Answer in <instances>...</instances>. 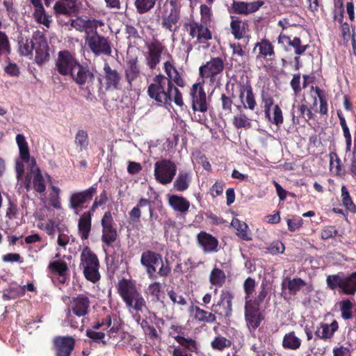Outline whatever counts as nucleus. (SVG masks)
<instances>
[{
	"label": "nucleus",
	"mask_w": 356,
	"mask_h": 356,
	"mask_svg": "<svg viewBox=\"0 0 356 356\" xmlns=\"http://www.w3.org/2000/svg\"><path fill=\"white\" fill-rule=\"evenodd\" d=\"M257 47L259 49V54L257 56V59L263 58L270 61L274 60L275 56V47L269 40L261 39L260 42L256 43L254 50Z\"/></svg>",
	"instance_id": "29"
},
{
	"label": "nucleus",
	"mask_w": 356,
	"mask_h": 356,
	"mask_svg": "<svg viewBox=\"0 0 356 356\" xmlns=\"http://www.w3.org/2000/svg\"><path fill=\"white\" fill-rule=\"evenodd\" d=\"M191 307L194 311L193 318L197 322L204 324L216 323L217 318L214 312H208L197 305H192Z\"/></svg>",
	"instance_id": "33"
},
{
	"label": "nucleus",
	"mask_w": 356,
	"mask_h": 356,
	"mask_svg": "<svg viewBox=\"0 0 356 356\" xmlns=\"http://www.w3.org/2000/svg\"><path fill=\"white\" fill-rule=\"evenodd\" d=\"M200 22L210 24L213 16L211 5L202 4L200 7Z\"/></svg>",
	"instance_id": "61"
},
{
	"label": "nucleus",
	"mask_w": 356,
	"mask_h": 356,
	"mask_svg": "<svg viewBox=\"0 0 356 356\" xmlns=\"http://www.w3.org/2000/svg\"><path fill=\"white\" fill-rule=\"evenodd\" d=\"M264 5V1L257 0L252 2H245L234 0L229 13L237 15H248L258 11Z\"/></svg>",
	"instance_id": "21"
},
{
	"label": "nucleus",
	"mask_w": 356,
	"mask_h": 356,
	"mask_svg": "<svg viewBox=\"0 0 356 356\" xmlns=\"http://www.w3.org/2000/svg\"><path fill=\"white\" fill-rule=\"evenodd\" d=\"M74 143L80 151L86 149L89 145L88 132L83 129H79L75 135Z\"/></svg>",
	"instance_id": "51"
},
{
	"label": "nucleus",
	"mask_w": 356,
	"mask_h": 356,
	"mask_svg": "<svg viewBox=\"0 0 356 356\" xmlns=\"http://www.w3.org/2000/svg\"><path fill=\"white\" fill-rule=\"evenodd\" d=\"M299 113L298 118H302L305 122H308L310 120L314 119V115L306 104H301L297 106Z\"/></svg>",
	"instance_id": "64"
},
{
	"label": "nucleus",
	"mask_w": 356,
	"mask_h": 356,
	"mask_svg": "<svg viewBox=\"0 0 356 356\" xmlns=\"http://www.w3.org/2000/svg\"><path fill=\"white\" fill-rule=\"evenodd\" d=\"M234 296L229 290H222L220 298L212 305V312L221 316L229 318L232 314V300Z\"/></svg>",
	"instance_id": "16"
},
{
	"label": "nucleus",
	"mask_w": 356,
	"mask_h": 356,
	"mask_svg": "<svg viewBox=\"0 0 356 356\" xmlns=\"http://www.w3.org/2000/svg\"><path fill=\"white\" fill-rule=\"evenodd\" d=\"M147 92L150 99L160 104H170L172 101V90L168 88L165 75L161 73L153 78Z\"/></svg>",
	"instance_id": "7"
},
{
	"label": "nucleus",
	"mask_w": 356,
	"mask_h": 356,
	"mask_svg": "<svg viewBox=\"0 0 356 356\" xmlns=\"http://www.w3.org/2000/svg\"><path fill=\"white\" fill-rule=\"evenodd\" d=\"M231 226L236 229V235L241 240L250 241L252 240L250 230L248 225L243 221L234 218L231 222Z\"/></svg>",
	"instance_id": "35"
},
{
	"label": "nucleus",
	"mask_w": 356,
	"mask_h": 356,
	"mask_svg": "<svg viewBox=\"0 0 356 356\" xmlns=\"http://www.w3.org/2000/svg\"><path fill=\"white\" fill-rule=\"evenodd\" d=\"M181 18V6L177 0H165L162 8L157 15V20L161 27L170 32L175 33L179 26L177 24Z\"/></svg>",
	"instance_id": "5"
},
{
	"label": "nucleus",
	"mask_w": 356,
	"mask_h": 356,
	"mask_svg": "<svg viewBox=\"0 0 356 356\" xmlns=\"http://www.w3.org/2000/svg\"><path fill=\"white\" fill-rule=\"evenodd\" d=\"M86 29L83 31L87 35H90L93 33H97V28L104 25V22L100 19H88L86 20Z\"/></svg>",
	"instance_id": "56"
},
{
	"label": "nucleus",
	"mask_w": 356,
	"mask_h": 356,
	"mask_svg": "<svg viewBox=\"0 0 356 356\" xmlns=\"http://www.w3.org/2000/svg\"><path fill=\"white\" fill-rule=\"evenodd\" d=\"M142 71L137 58H132L127 61L124 76L127 82V90H132L134 83L141 79Z\"/></svg>",
	"instance_id": "19"
},
{
	"label": "nucleus",
	"mask_w": 356,
	"mask_h": 356,
	"mask_svg": "<svg viewBox=\"0 0 356 356\" xmlns=\"http://www.w3.org/2000/svg\"><path fill=\"white\" fill-rule=\"evenodd\" d=\"M151 201L148 199L141 197L138 200L137 204L129 211V220L131 222L137 223L140 222L141 217V208L147 207L149 212V218L153 217L154 209L151 205Z\"/></svg>",
	"instance_id": "28"
},
{
	"label": "nucleus",
	"mask_w": 356,
	"mask_h": 356,
	"mask_svg": "<svg viewBox=\"0 0 356 356\" xmlns=\"http://www.w3.org/2000/svg\"><path fill=\"white\" fill-rule=\"evenodd\" d=\"M233 125L237 129H250L252 126L250 120L247 117V115L242 111L235 115L233 118Z\"/></svg>",
	"instance_id": "52"
},
{
	"label": "nucleus",
	"mask_w": 356,
	"mask_h": 356,
	"mask_svg": "<svg viewBox=\"0 0 356 356\" xmlns=\"http://www.w3.org/2000/svg\"><path fill=\"white\" fill-rule=\"evenodd\" d=\"M260 99L264 115H268V111H271V108L275 105L273 96L267 90L262 89L260 92Z\"/></svg>",
	"instance_id": "46"
},
{
	"label": "nucleus",
	"mask_w": 356,
	"mask_h": 356,
	"mask_svg": "<svg viewBox=\"0 0 356 356\" xmlns=\"http://www.w3.org/2000/svg\"><path fill=\"white\" fill-rule=\"evenodd\" d=\"M311 90L316 92L319 100V113L323 115H327L328 113V94L325 90L320 88L318 86H312Z\"/></svg>",
	"instance_id": "38"
},
{
	"label": "nucleus",
	"mask_w": 356,
	"mask_h": 356,
	"mask_svg": "<svg viewBox=\"0 0 356 356\" xmlns=\"http://www.w3.org/2000/svg\"><path fill=\"white\" fill-rule=\"evenodd\" d=\"M191 97V106L194 112L200 111L204 113L208 110L209 104L207 101V95L201 83H196L192 86L190 90Z\"/></svg>",
	"instance_id": "13"
},
{
	"label": "nucleus",
	"mask_w": 356,
	"mask_h": 356,
	"mask_svg": "<svg viewBox=\"0 0 356 356\" xmlns=\"http://www.w3.org/2000/svg\"><path fill=\"white\" fill-rule=\"evenodd\" d=\"M16 143L19 150V156L21 159L28 163L30 160V152L28 143L23 134H19L16 136Z\"/></svg>",
	"instance_id": "40"
},
{
	"label": "nucleus",
	"mask_w": 356,
	"mask_h": 356,
	"mask_svg": "<svg viewBox=\"0 0 356 356\" xmlns=\"http://www.w3.org/2000/svg\"><path fill=\"white\" fill-rule=\"evenodd\" d=\"M306 285V282L300 277L289 280L287 282V289L291 295H296L302 287Z\"/></svg>",
	"instance_id": "57"
},
{
	"label": "nucleus",
	"mask_w": 356,
	"mask_h": 356,
	"mask_svg": "<svg viewBox=\"0 0 356 356\" xmlns=\"http://www.w3.org/2000/svg\"><path fill=\"white\" fill-rule=\"evenodd\" d=\"M49 272L58 277L59 283L64 284L70 281L68 264L62 259L54 260L49 263Z\"/></svg>",
	"instance_id": "22"
},
{
	"label": "nucleus",
	"mask_w": 356,
	"mask_h": 356,
	"mask_svg": "<svg viewBox=\"0 0 356 356\" xmlns=\"http://www.w3.org/2000/svg\"><path fill=\"white\" fill-rule=\"evenodd\" d=\"M226 90L227 93L221 94L220 99L221 102V106L222 111H224L226 113L229 114L232 113L233 99L235 98V95L234 93V86L232 85V91L230 92L229 90V84L227 83L226 85Z\"/></svg>",
	"instance_id": "39"
},
{
	"label": "nucleus",
	"mask_w": 356,
	"mask_h": 356,
	"mask_svg": "<svg viewBox=\"0 0 356 356\" xmlns=\"http://www.w3.org/2000/svg\"><path fill=\"white\" fill-rule=\"evenodd\" d=\"M232 345V341L221 334H218L216 336L210 343V346L213 350L219 352L224 351L226 348H230Z\"/></svg>",
	"instance_id": "42"
},
{
	"label": "nucleus",
	"mask_w": 356,
	"mask_h": 356,
	"mask_svg": "<svg viewBox=\"0 0 356 356\" xmlns=\"http://www.w3.org/2000/svg\"><path fill=\"white\" fill-rule=\"evenodd\" d=\"M165 79L166 83L168 85V88H171V90H173V88L175 87L174 83L179 87H184L186 85L184 79L181 77L177 69L175 70L170 77L165 76Z\"/></svg>",
	"instance_id": "54"
},
{
	"label": "nucleus",
	"mask_w": 356,
	"mask_h": 356,
	"mask_svg": "<svg viewBox=\"0 0 356 356\" xmlns=\"http://www.w3.org/2000/svg\"><path fill=\"white\" fill-rule=\"evenodd\" d=\"M30 1L34 7L33 15L35 21L49 28L51 20L50 19V16L47 14L41 0H30Z\"/></svg>",
	"instance_id": "31"
},
{
	"label": "nucleus",
	"mask_w": 356,
	"mask_h": 356,
	"mask_svg": "<svg viewBox=\"0 0 356 356\" xmlns=\"http://www.w3.org/2000/svg\"><path fill=\"white\" fill-rule=\"evenodd\" d=\"M245 319L247 326L250 332L255 331L264 320V316L257 306L251 305L245 302Z\"/></svg>",
	"instance_id": "18"
},
{
	"label": "nucleus",
	"mask_w": 356,
	"mask_h": 356,
	"mask_svg": "<svg viewBox=\"0 0 356 356\" xmlns=\"http://www.w3.org/2000/svg\"><path fill=\"white\" fill-rule=\"evenodd\" d=\"M329 158L330 170H333L337 176H343L345 170L343 169L341 161L338 154L335 152H332L329 154Z\"/></svg>",
	"instance_id": "44"
},
{
	"label": "nucleus",
	"mask_w": 356,
	"mask_h": 356,
	"mask_svg": "<svg viewBox=\"0 0 356 356\" xmlns=\"http://www.w3.org/2000/svg\"><path fill=\"white\" fill-rule=\"evenodd\" d=\"M108 201V193L106 190H103L99 196H97L95 198L91 207L89 209V211L92 213H95L97 209L105 205Z\"/></svg>",
	"instance_id": "55"
},
{
	"label": "nucleus",
	"mask_w": 356,
	"mask_h": 356,
	"mask_svg": "<svg viewBox=\"0 0 356 356\" xmlns=\"http://www.w3.org/2000/svg\"><path fill=\"white\" fill-rule=\"evenodd\" d=\"M11 52V47L8 36L0 31V56L8 55Z\"/></svg>",
	"instance_id": "59"
},
{
	"label": "nucleus",
	"mask_w": 356,
	"mask_h": 356,
	"mask_svg": "<svg viewBox=\"0 0 356 356\" xmlns=\"http://www.w3.org/2000/svg\"><path fill=\"white\" fill-rule=\"evenodd\" d=\"M161 289V284L159 282L151 283L147 288L149 294L153 296L157 302L161 301V297L163 294Z\"/></svg>",
	"instance_id": "63"
},
{
	"label": "nucleus",
	"mask_w": 356,
	"mask_h": 356,
	"mask_svg": "<svg viewBox=\"0 0 356 356\" xmlns=\"http://www.w3.org/2000/svg\"><path fill=\"white\" fill-rule=\"evenodd\" d=\"M226 281L225 272L217 267H214L210 273L209 282L218 288L222 287Z\"/></svg>",
	"instance_id": "41"
},
{
	"label": "nucleus",
	"mask_w": 356,
	"mask_h": 356,
	"mask_svg": "<svg viewBox=\"0 0 356 356\" xmlns=\"http://www.w3.org/2000/svg\"><path fill=\"white\" fill-rule=\"evenodd\" d=\"M225 68L224 60L220 57L211 58V60L200 67V75L204 79L214 81L217 76L221 74Z\"/></svg>",
	"instance_id": "15"
},
{
	"label": "nucleus",
	"mask_w": 356,
	"mask_h": 356,
	"mask_svg": "<svg viewBox=\"0 0 356 356\" xmlns=\"http://www.w3.org/2000/svg\"><path fill=\"white\" fill-rule=\"evenodd\" d=\"M339 305L341 312V317L344 320L351 319L353 318L352 309L353 307L352 302L348 299L343 300L339 302Z\"/></svg>",
	"instance_id": "58"
},
{
	"label": "nucleus",
	"mask_w": 356,
	"mask_h": 356,
	"mask_svg": "<svg viewBox=\"0 0 356 356\" xmlns=\"http://www.w3.org/2000/svg\"><path fill=\"white\" fill-rule=\"evenodd\" d=\"M94 213L89 210L83 212L78 220V234L82 241L88 239L92 229V218Z\"/></svg>",
	"instance_id": "26"
},
{
	"label": "nucleus",
	"mask_w": 356,
	"mask_h": 356,
	"mask_svg": "<svg viewBox=\"0 0 356 356\" xmlns=\"http://www.w3.org/2000/svg\"><path fill=\"white\" fill-rule=\"evenodd\" d=\"M86 44L95 56L101 55L110 56L112 53L111 42L108 37L93 33L86 35Z\"/></svg>",
	"instance_id": "11"
},
{
	"label": "nucleus",
	"mask_w": 356,
	"mask_h": 356,
	"mask_svg": "<svg viewBox=\"0 0 356 356\" xmlns=\"http://www.w3.org/2000/svg\"><path fill=\"white\" fill-rule=\"evenodd\" d=\"M248 29V21L242 20L239 17L231 16L230 30L236 40H241L243 38Z\"/></svg>",
	"instance_id": "30"
},
{
	"label": "nucleus",
	"mask_w": 356,
	"mask_h": 356,
	"mask_svg": "<svg viewBox=\"0 0 356 356\" xmlns=\"http://www.w3.org/2000/svg\"><path fill=\"white\" fill-rule=\"evenodd\" d=\"M86 335L92 341L95 343H102L106 345L107 342L104 340L106 334L103 331L97 332L92 329H87Z\"/></svg>",
	"instance_id": "60"
},
{
	"label": "nucleus",
	"mask_w": 356,
	"mask_h": 356,
	"mask_svg": "<svg viewBox=\"0 0 356 356\" xmlns=\"http://www.w3.org/2000/svg\"><path fill=\"white\" fill-rule=\"evenodd\" d=\"M270 111H268V115H265V118L269 122L280 127L284 122L283 113L280 106L278 104H275L273 107L272 113Z\"/></svg>",
	"instance_id": "43"
},
{
	"label": "nucleus",
	"mask_w": 356,
	"mask_h": 356,
	"mask_svg": "<svg viewBox=\"0 0 356 356\" xmlns=\"http://www.w3.org/2000/svg\"><path fill=\"white\" fill-rule=\"evenodd\" d=\"M168 204L175 211L181 213L188 212L190 202L185 197L177 195H172L168 197Z\"/></svg>",
	"instance_id": "34"
},
{
	"label": "nucleus",
	"mask_w": 356,
	"mask_h": 356,
	"mask_svg": "<svg viewBox=\"0 0 356 356\" xmlns=\"http://www.w3.org/2000/svg\"><path fill=\"white\" fill-rule=\"evenodd\" d=\"M80 268L83 270L84 277L95 284L101 279L99 273L100 263L97 254L88 246H85L80 255Z\"/></svg>",
	"instance_id": "6"
},
{
	"label": "nucleus",
	"mask_w": 356,
	"mask_h": 356,
	"mask_svg": "<svg viewBox=\"0 0 356 356\" xmlns=\"http://www.w3.org/2000/svg\"><path fill=\"white\" fill-rule=\"evenodd\" d=\"M197 243L205 253L217 252L219 250V241L212 234L201 231L196 236Z\"/></svg>",
	"instance_id": "24"
},
{
	"label": "nucleus",
	"mask_w": 356,
	"mask_h": 356,
	"mask_svg": "<svg viewBox=\"0 0 356 356\" xmlns=\"http://www.w3.org/2000/svg\"><path fill=\"white\" fill-rule=\"evenodd\" d=\"M191 181V172L183 170L180 171L173 183V188L176 191H185L189 188Z\"/></svg>",
	"instance_id": "36"
},
{
	"label": "nucleus",
	"mask_w": 356,
	"mask_h": 356,
	"mask_svg": "<svg viewBox=\"0 0 356 356\" xmlns=\"http://www.w3.org/2000/svg\"><path fill=\"white\" fill-rule=\"evenodd\" d=\"M75 339L71 336H57L53 339L55 356H71L75 347Z\"/></svg>",
	"instance_id": "17"
},
{
	"label": "nucleus",
	"mask_w": 356,
	"mask_h": 356,
	"mask_svg": "<svg viewBox=\"0 0 356 356\" xmlns=\"http://www.w3.org/2000/svg\"><path fill=\"white\" fill-rule=\"evenodd\" d=\"M35 171L36 173L32 174L33 188L37 193H42L46 191L45 180L40 168H37Z\"/></svg>",
	"instance_id": "48"
},
{
	"label": "nucleus",
	"mask_w": 356,
	"mask_h": 356,
	"mask_svg": "<svg viewBox=\"0 0 356 356\" xmlns=\"http://www.w3.org/2000/svg\"><path fill=\"white\" fill-rule=\"evenodd\" d=\"M158 0H134V6L137 13L139 15L145 14L152 10Z\"/></svg>",
	"instance_id": "47"
},
{
	"label": "nucleus",
	"mask_w": 356,
	"mask_h": 356,
	"mask_svg": "<svg viewBox=\"0 0 356 356\" xmlns=\"http://www.w3.org/2000/svg\"><path fill=\"white\" fill-rule=\"evenodd\" d=\"M140 264L145 268L148 277L152 280L158 277H167L171 273L169 261L165 259L163 261L162 255L153 250L143 252Z\"/></svg>",
	"instance_id": "3"
},
{
	"label": "nucleus",
	"mask_w": 356,
	"mask_h": 356,
	"mask_svg": "<svg viewBox=\"0 0 356 356\" xmlns=\"http://www.w3.org/2000/svg\"><path fill=\"white\" fill-rule=\"evenodd\" d=\"M341 290L345 294L354 295L356 292V272L343 277Z\"/></svg>",
	"instance_id": "45"
},
{
	"label": "nucleus",
	"mask_w": 356,
	"mask_h": 356,
	"mask_svg": "<svg viewBox=\"0 0 356 356\" xmlns=\"http://www.w3.org/2000/svg\"><path fill=\"white\" fill-rule=\"evenodd\" d=\"M344 275L339 273L335 275H330L326 277V284L327 288L331 290H335L337 288L341 289Z\"/></svg>",
	"instance_id": "50"
},
{
	"label": "nucleus",
	"mask_w": 356,
	"mask_h": 356,
	"mask_svg": "<svg viewBox=\"0 0 356 356\" xmlns=\"http://www.w3.org/2000/svg\"><path fill=\"white\" fill-rule=\"evenodd\" d=\"M177 170L175 162L170 159H162L154 163V178L158 183L167 185L173 181Z\"/></svg>",
	"instance_id": "10"
},
{
	"label": "nucleus",
	"mask_w": 356,
	"mask_h": 356,
	"mask_svg": "<svg viewBox=\"0 0 356 356\" xmlns=\"http://www.w3.org/2000/svg\"><path fill=\"white\" fill-rule=\"evenodd\" d=\"M164 49L165 47L159 40H154L147 44L148 51L145 55V60L150 70L155 69L160 63Z\"/></svg>",
	"instance_id": "20"
},
{
	"label": "nucleus",
	"mask_w": 356,
	"mask_h": 356,
	"mask_svg": "<svg viewBox=\"0 0 356 356\" xmlns=\"http://www.w3.org/2000/svg\"><path fill=\"white\" fill-rule=\"evenodd\" d=\"M243 286L245 293V301H248L250 298H252V293L255 290V280L253 278L248 277L244 281Z\"/></svg>",
	"instance_id": "62"
},
{
	"label": "nucleus",
	"mask_w": 356,
	"mask_h": 356,
	"mask_svg": "<svg viewBox=\"0 0 356 356\" xmlns=\"http://www.w3.org/2000/svg\"><path fill=\"white\" fill-rule=\"evenodd\" d=\"M35 51V60L41 65L49 58V46L44 35L41 32L34 33L32 38H22L19 40V51L22 56L32 55Z\"/></svg>",
	"instance_id": "2"
},
{
	"label": "nucleus",
	"mask_w": 356,
	"mask_h": 356,
	"mask_svg": "<svg viewBox=\"0 0 356 356\" xmlns=\"http://www.w3.org/2000/svg\"><path fill=\"white\" fill-rule=\"evenodd\" d=\"M174 339L179 343L172 351V356H193V353L198 351V342L191 338L181 335L174 337Z\"/></svg>",
	"instance_id": "14"
},
{
	"label": "nucleus",
	"mask_w": 356,
	"mask_h": 356,
	"mask_svg": "<svg viewBox=\"0 0 356 356\" xmlns=\"http://www.w3.org/2000/svg\"><path fill=\"white\" fill-rule=\"evenodd\" d=\"M302 344V340L296 335L295 331L286 333L283 337L282 345L284 349L296 350Z\"/></svg>",
	"instance_id": "37"
},
{
	"label": "nucleus",
	"mask_w": 356,
	"mask_h": 356,
	"mask_svg": "<svg viewBox=\"0 0 356 356\" xmlns=\"http://www.w3.org/2000/svg\"><path fill=\"white\" fill-rule=\"evenodd\" d=\"M191 39H194L195 44H204L209 47L208 42L212 39V32L210 30V24L191 19L184 24Z\"/></svg>",
	"instance_id": "9"
},
{
	"label": "nucleus",
	"mask_w": 356,
	"mask_h": 356,
	"mask_svg": "<svg viewBox=\"0 0 356 356\" xmlns=\"http://www.w3.org/2000/svg\"><path fill=\"white\" fill-rule=\"evenodd\" d=\"M341 197L342 204L346 207V209L353 213H356V205L353 202L350 193L346 186H342L341 189Z\"/></svg>",
	"instance_id": "49"
},
{
	"label": "nucleus",
	"mask_w": 356,
	"mask_h": 356,
	"mask_svg": "<svg viewBox=\"0 0 356 356\" xmlns=\"http://www.w3.org/2000/svg\"><path fill=\"white\" fill-rule=\"evenodd\" d=\"M56 70L60 75H70L80 87L86 85L88 95L94 92L95 74L87 64H81L74 54L68 50L60 51L56 61Z\"/></svg>",
	"instance_id": "1"
},
{
	"label": "nucleus",
	"mask_w": 356,
	"mask_h": 356,
	"mask_svg": "<svg viewBox=\"0 0 356 356\" xmlns=\"http://www.w3.org/2000/svg\"><path fill=\"white\" fill-rule=\"evenodd\" d=\"M97 193V184L85 190L74 191L69 196L68 206L76 214H78L81 211L88 208Z\"/></svg>",
	"instance_id": "8"
},
{
	"label": "nucleus",
	"mask_w": 356,
	"mask_h": 356,
	"mask_svg": "<svg viewBox=\"0 0 356 356\" xmlns=\"http://www.w3.org/2000/svg\"><path fill=\"white\" fill-rule=\"evenodd\" d=\"M101 225L102 227V241L106 245L111 246L117 240L118 232L110 211L104 213L101 219Z\"/></svg>",
	"instance_id": "12"
},
{
	"label": "nucleus",
	"mask_w": 356,
	"mask_h": 356,
	"mask_svg": "<svg viewBox=\"0 0 356 356\" xmlns=\"http://www.w3.org/2000/svg\"><path fill=\"white\" fill-rule=\"evenodd\" d=\"M239 99L242 106H237V109L241 111V108L254 111L257 106V102L252 87L250 84H243L239 90Z\"/></svg>",
	"instance_id": "25"
},
{
	"label": "nucleus",
	"mask_w": 356,
	"mask_h": 356,
	"mask_svg": "<svg viewBox=\"0 0 356 356\" xmlns=\"http://www.w3.org/2000/svg\"><path fill=\"white\" fill-rule=\"evenodd\" d=\"M116 287L127 307L133 308L137 312H142L147 307L144 298L132 280L122 278L118 281Z\"/></svg>",
	"instance_id": "4"
},
{
	"label": "nucleus",
	"mask_w": 356,
	"mask_h": 356,
	"mask_svg": "<svg viewBox=\"0 0 356 356\" xmlns=\"http://www.w3.org/2000/svg\"><path fill=\"white\" fill-rule=\"evenodd\" d=\"M89 306L90 300L88 297L84 294H79L72 298L70 310L79 317L83 316L88 313Z\"/></svg>",
	"instance_id": "27"
},
{
	"label": "nucleus",
	"mask_w": 356,
	"mask_h": 356,
	"mask_svg": "<svg viewBox=\"0 0 356 356\" xmlns=\"http://www.w3.org/2000/svg\"><path fill=\"white\" fill-rule=\"evenodd\" d=\"M103 72L106 90H120L122 76L120 72L115 69H112L108 63H104Z\"/></svg>",
	"instance_id": "23"
},
{
	"label": "nucleus",
	"mask_w": 356,
	"mask_h": 356,
	"mask_svg": "<svg viewBox=\"0 0 356 356\" xmlns=\"http://www.w3.org/2000/svg\"><path fill=\"white\" fill-rule=\"evenodd\" d=\"M268 293V291L267 289V284L262 282L260 286V290L258 292V293L257 294L254 299L252 300L250 298L248 301H245V303L248 304L249 302H250L251 305L257 306L258 307L260 308V305L263 303V302L267 297Z\"/></svg>",
	"instance_id": "53"
},
{
	"label": "nucleus",
	"mask_w": 356,
	"mask_h": 356,
	"mask_svg": "<svg viewBox=\"0 0 356 356\" xmlns=\"http://www.w3.org/2000/svg\"><path fill=\"white\" fill-rule=\"evenodd\" d=\"M338 329L339 324L336 320H334L330 324L321 323L320 326L315 331V335L318 339L325 341L327 339L330 340Z\"/></svg>",
	"instance_id": "32"
}]
</instances>
